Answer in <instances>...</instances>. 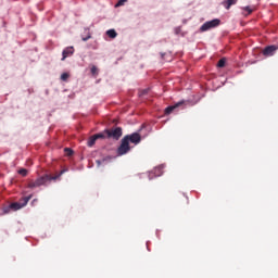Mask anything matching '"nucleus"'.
<instances>
[{
	"mask_svg": "<svg viewBox=\"0 0 278 278\" xmlns=\"http://www.w3.org/2000/svg\"><path fill=\"white\" fill-rule=\"evenodd\" d=\"M90 38H92V35H90V33L88 31L87 36L83 37V41L86 42V41L90 40Z\"/></svg>",
	"mask_w": 278,
	"mask_h": 278,
	"instance_id": "17",
	"label": "nucleus"
},
{
	"mask_svg": "<svg viewBox=\"0 0 278 278\" xmlns=\"http://www.w3.org/2000/svg\"><path fill=\"white\" fill-rule=\"evenodd\" d=\"M102 134H104V138H113V140H119L123 136V128L116 127L113 129H105Z\"/></svg>",
	"mask_w": 278,
	"mask_h": 278,
	"instance_id": "2",
	"label": "nucleus"
},
{
	"mask_svg": "<svg viewBox=\"0 0 278 278\" xmlns=\"http://www.w3.org/2000/svg\"><path fill=\"white\" fill-rule=\"evenodd\" d=\"M156 170H160V168H156Z\"/></svg>",
	"mask_w": 278,
	"mask_h": 278,
	"instance_id": "22",
	"label": "nucleus"
},
{
	"mask_svg": "<svg viewBox=\"0 0 278 278\" xmlns=\"http://www.w3.org/2000/svg\"><path fill=\"white\" fill-rule=\"evenodd\" d=\"M64 151H65V154H66L68 157H71V155H73V150H72L71 148H65Z\"/></svg>",
	"mask_w": 278,
	"mask_h": 278,
	"instance_id": "14",
	"label": "nucleus"
},
{
	"mask_svg": "<svg viewBox=\"0 0 278 278\" xmlns=\"http://www.w3.org/2000/svg\"><path fill=\"white\" fill-rule=\"evenodd\" d=\"M147 92H149V89H144L141 94H147Z\"/></svg>",
	"mask_w": 278,
	"mask_h": 278,
	"instance_id": "21",
	"label": "nucleus"
},
{
	"mask_svg": "<svg viewBox=\"0 0 278 278\" xmlns=\"http://www.w3.org/2000/svg\"><path fill=\"white\" fill-rule=\"evenodd\" d=\"M106 36H109V38L114 39V38H116V36H118V33H116L115 29H109V30H106Z\"/></svg>",
	"mask_w": 278,
	"mask_h": 278,
	"instance_id": "12",
	"label": "nucleus"
},
{
	"mask_svg": "<svg viewBox=\"0 0 278 278\" xmlns=\"http://www.w3.org/2000/svg\"><path fill=\"white\" fill-rule=\"evenodd\" d=\"M127 0H119L117 3H116V8H121V5H125Z\"/></svg>",
	"mask_w": 278,
	"mask_h": 278,
	"instance_id": "18",
	"label": "nucleus"
},
{
	"mask_svg": "<svg viewBox=\"0 0 278 278\" xmlns=\"http://www.w3.org/2000/svg\"><path fill=\"white\" fill-rule=\"evenodd\" d=\"M73 53H75V48L74 47L65 48L62 52V55H63V58L61 59L62 62H64V60H66V58H71V55H73Z\"/></svg>",
	"mask_w": 278,
	"mask_h": 278,
	"instance_id": "8",
	"label": "nucleus"
},
{
	"mask_svg": "<svg viewBox=\"0 0 278 278\" xmlns=\"http://www.w3.org/2000/svg\"><path fill=\"white\" fill-rule=\"evenodd\" d=\"M236 3H238V0H224L222 2V4L224 5V8H226V10H230L231 5H236Z\"/></svg>",
	"mask_w": 278,
	"mask_h": 278,
	"instance_id": "11",
	"label": "nucleus"
},
{
	"mask_svg": "<svg viewBox=\"0 0 278 278\" xmlns=\"http://www.w3.org/2000/svg\"><path fill=\"white\" fill-rule=\"evenodd\" d=\"M243 10L248 12V14H253V9H251L250 7H245L243 8Z\"/></svg>",
	"mask_w": 278,
	"mask_h": 278,
	"instance_id": "20",
	"label": "nucleus"
},
{
	"mask_svg": "<svg viewBox=\"0 0 278 278\" xmlns=\"http://www.w3.org/2000/svg\"><path fill=\"white\" fill-rule=\"evenodd\" d=\"M31 194L28 197L23 198L22 200H20V202H13L10 204L9 208L13 210L14 212L18 211V210H23V207H25V205H27V203H29V201H31Z\"/></svg>",
	"mask_w": 278,
	"mask_h": 278,
	"instance_id": "3",
	"label": "nucleus"
},
{
	"mask_svg": "<svg viewBox=\"0 0 278 278\" xmlns=\"http://www.w3.org/2000/svg\"><path fill=\"white\" fill-rule=\"evenodd\" d=\"M277 51V46H268L263 50V55H275Z\"/></svg>",
	"mask_w": 278,
	"mask_h": 278,
	"instance_id": "10",
	"label": "nucleus"
},
{
	"mask_svg": "<svg viewBox=\"0 0 278 278\" xmlns=\"http://www.w3.org/2000/svg\"><path fill=\"white\" fill-rule=\"evenodd\" d=\"M184 103H186V101H179L174 105L167 106L165 109V114H172L174 110H177V108H181V105H184Z\"/></svg>",
	"mask_w": 278,
	"mask_h": 278,
	"instance_id": "9",
	"label": "nucleus"
},
{
	"mask_svg": "<svg viewBox=\"0 0 278 278\" xmlns=\"http://www.w3.org/2000/svg\"><path fill=\"white\" fill-rule=\"evenodd\" d=\"M103 138H105V134L103 132L96 134L89 138L87 144L88 147H94V143L97 142V140L103 139Z\"/></svg>",
	"mask_w": 278,
	"mask_h": 278,
	"instance_id": "7",
	"label": "nucleus"
},
{
	"mask_svg": "<svg viewBox=\"0 0 278 278\" xmlns=\"http://www.w3.org/2000/svg\"><path fill=\"white\" fill-rule=\"evenodd\" d=\"M99 73V70L97 68V66H92L91 67V74H93V75H97Z\"/></svg>",
	"mask_w": 278,
	"mask_h": 278,
	"instance_id": "19",
	"label": "nucleus"
},
{
	"mask_svg": "<svg viewBox=\"0 0 278 278\" xmlns=\"http://www.w3.org/2000/svg\"><path fill=\"white\" fill-rule=\"evenodd\" d=\"M68 77H70L68 73H63V74L61 75L62 81H66V80L68 79Z\"/></svg>",
	"mask_w": 278,
	"mask_h": 278,
	"instance_id": "16",
	"label": "nucleus"
},
{
	"mask_svg": "<svg viewBox=\"0 0 278 278\" xmlns=\"http://www.w3.org/2000/svg\"><path fill=\"white\" fill-rule=\"evenodd\" d=\"M218 25H220V20H218V18L205 22L200 27V31H208V29H214V27H218Z\"/></svg>",
	"mask_w": 278,
	"mask_h": 278,
	"instance_id": "5",
	"label": "nucleus"
},
{
	"mask_svg": "<svg viewBox=\"0 0 278 278\" xmlns=\"http://www.w3.org/2000/svg\"><path fill=\"white\" fill-rule=\"evenodd\" d=\"M65 173H66V170L63 169L55 176L46 174V175L37 178L36 180H31L28 184V188H40V186H47V184H49V181H56V179H60V177H62V175H64Z\"/></svg>",
	"mask_w": 278,
	"mask_h": 278,
	"instance_id": "1",
	"label": "nucleus"
},
{
	"mask_svg": "<svg viewBox=\"0 0 278 278\" xmlns=\"http://www.w3.org/2000/svg\"><path fill=\"white\" fill-rule=\"evenodd\" d=\"M18 175H22V177H27V169L25 168L20 169Z\"/></svg>",
	"mask_w": 278,
	"mask_h": 278,
	"instance_id": "15",
	"label": "nucleus"
},
{
	"mask_svg": "<svg viewBox=\"0 0 278 278\" xmlns=\"http://www.w3.org/2000/svg\"><path fill=\"white\" fill-rule=\"evenodd\" d=\"M131 151V147L127 142V139L123 138L119 147L117 148V155H127Z\"/></svg>",
	"mask_w": 278,
	"mask_h": 278,
	"instance_id": "4",
	"label": "nucleus"
},
{
	"mask_svg": "<svg viewBox=\"0 0 278 278\" xmlns=\"http://www.w3.org/2000/svg\"><path fill=\"white\" fill-rule=\"evenodd\" d=\"M124 139H127V143L131 142V144H140L142 141V136L138 132H134L131 135H126Z\"/></svg>",
	"mask_w": 278,
	"mask_h": 278,
	"instance_id": "6",
	"label": "nucleus"
},
{
	"mask_svg": "<svg viewBox=\"0 0 278 278\" xmlns=\"http://www.w3.org/2000/svg\"><path fill=\"white\" fill-rule=\"evenodd\" d=\"M225 64H227V60L225 58L220 59L217 63L218 68H225Z\"/></svg>",
	"mask_w": 278,
	"mask_h": 278,
	"instance_id": "13",
	"label": "nucleus"
}]
</instances>
